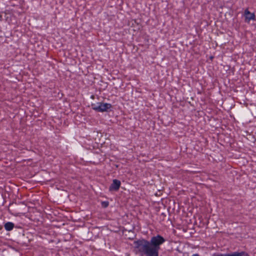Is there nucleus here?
<instances>
[{
	"label": "nucleus",
	"instance_id": "3",
	"mask_svg": "<svg viewBox=\"0 0 256 256\" xmlns=\"http://www.w3.org/2000/svg\"><path fill=\"white\" fill-rule=\"evenodd\" d=\"M120 184L121 182L120 180L114 179L112 180V183L110 185L109 190L110 191H116L119 189Z\"/></svg>",
	"mask_w": 256,
	"mask_h": 256
},
{
	"label": "nucleus",
	"instance_id": "1",
	"mask_svg": "<svg viewBox=\"0 0 256 256\" xmlns=\"http://www.w3.org/2000/svg\"><path fill=\"white\" fill-rule=\"evenodd\" d=\"M164 242V239L160 236L152 237L150 242L140 240L134 242V249L142 256H158L160 246Z\"/></svg>",
	"mask_w": 256,
	"mask_h": 256
},
{
	"label": "nucleus",
	"instance_id": "5",
	"mask_svg": "<svg viewBox=\"0 0 256 256\" xmlns=\"http://www.w3.org/2000/svg\"><path fill=\"white\" fill-rule=\"evenodd\" d=\"M245 14H246V18L250 20H254V14H252L248 11H246Z\"/></svg>",
	"mask_w": 256,
	"mask_h": 256
},
{
	"label": "nucleus",
	"instance_id": "10",
	"mask_svg": "<svg viewBox=\"0 0 256 256\" xmlns=\"http://www.w3.org/2000/svg\"><path fill=\"white\" fill-rule=\"evenodd\" d=\"M94 96H91V98H92V99H94Z\"/></svg>",
	"mask_w": 256,
	"mask_h": 256
},
{
	"label": "nucleus",
	"instance_id": "2",
	"mask_svg": "<svg viewBox=\"0 0 256 256\" xmlns=\"http://www.w3.org/2000/svg\"><path fill=\"white\" fill-rule=\"evenodd\" d=\"M92 109L96 111L104 112L110 109L112 107V105L108 103L94 102L92 104Z\"/></svg>",
	"mask_w": 256,
	"mask_h": 256
},
{
	"label": "nucleus",
	"instance_id": "9",
	"mask_svg": "<svg viewBox=\"0 0 256 256\" xmlns=\"http://www.w3.org/2000/svg\"><path fill=\"white\" fill-rule=\"evenodd\" d=\"M192 256H200L198 254H193Z\"/></svg>",
	"mask_w": 256,
	"mask_h": 256
},
{
	"label": "nucleus",
	"instance_id": "4",
	"mask_svg": "<svg viewBox=\"0 0 256 256\" xmlns=\"http://www.w3.org/2000/svg\"><path fill=\"white\" fill-rule=\"evenodd\" d=\"M212 256H248V255L244 252H234L232 254H214Z\"/></svg>",
	"mask_w": 256,
	"mask_h": 256
},
{
	"label": "nucleus",
	"instance_id": "8",
	"mask_svg": "<svg viewBox=\"0 0 256 256\" xmlns=\"http://www.w3.org/2000/svg\"><path fill=\"white\" fill-rule=\"evenodd\" d=\"M102 205L104 208H106L108 206V202H102Z\"/></svg>",
	"mask_w": 256,
	"mask_h": 256
},
{
	"label": "nucleus",
	"instance_id": "7",
	"mask_svg": "<svg viewBox=\"0 0 256 256\" xmlns=\"http://www.w3.org/2000/svg\"><path fill=\"white\" fill-rule=\"evenodd\" d=\"M102 137V134L101 133H98L96 136V140L99 142L100 143H101V144H102L104 143V140H100V138Z\"/></svg>",
	"mask_w": 256,
	"mask_h": 256
},
{
	"label": "nucleus",
	"instance_id": "6",
	"mask_svg": "<svg viewBox=\"0 0 256 256\" xmlns=\"http://www.w3.org/2000/svg\"><path fill=\"white\" fill-rule=\"evenodd\" d=\"M14 224L12 222H7L4 225V228L7 230H10L14 228Z\"/></svg>",
	"mask_w": 256,
	"mask_h": 256
},
{
	"label": "nucleus",
	"instance_id": "11",
	"mask_svg": "<svg viewBox=\"0 0 256 256\" xmlns=\"http://www.w3.org/2000/svg\"><path fill=\"white\" fill-rule=\"evenodd\" d=\"M131 230H128V232H131Z\"/></svg>",
	"mask_w": 256,
	"mask_h": 256
}]
</instances>
